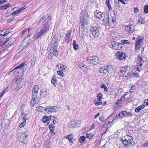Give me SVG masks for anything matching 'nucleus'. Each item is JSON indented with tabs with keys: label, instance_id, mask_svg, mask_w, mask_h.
<instances>
[{
	"label": "nucleus",
	"instance_id": "obj_1",
	"mask_svg": "<svg viewBox=\"0 0 148 148\" xmlns=\"http://www.w3.org/2000/svg\"><path fill=\"white\" fill-rule=\"evenodd\" d=\"M49 25L47 23L42 25L36 30L34 38L37 39L46 33L49 30Z\"/></svg>",
	"mask_w": 148,
	"mask_h": 148
},
{
	"label": "nucleus",
	"instance_id": "obj_2",
	"mask_svg": "<svg viewBox=\"0 0 148 148\" xmlns=\"http://www.w3.org/2000/svg\"><path fill=\"white\" fill-rule=\"evenodd\" d=\"M143 57L139 55L137 58V69L133 73V75L134 77H138L139 76L138 74L139 71L142 69L143 66L145 64V62Z\"/></svg>",
	"mask_w": 148,
	"mask_h": 148
},
{
	"label": "nucleus",
	"instance_id": "obj_3",
	"mask_svg": "<svg viewBox=\"0 0 148 148\" xmlns=\"http://www.w3.org/2000/svg\"><path fill=\"white\" fill-rule=\"evenodd\" d=\"M133 139L132 136L127 135L121 139V140L124 145H127L128 144H130L131 146L133 145L132 142Z\"/></svg>",
	"mask_w": 148,
	"mask_h": 148
},
{
	"label": "nucleus",
	"instance_id": "obj_4",
	"mask_svg": "<svg viewBox=\"0 0 148 148\" xmlns=\"http://www.w3.org/2000/svg\"><path fill=\"white\" fill-rule=\"evenodd\" d=\"M80 19L81 22H82L85 23H87L89 20V17L86 10H84L81 12Z\"/></svg>",
	"mask_w": 148,
	"mask_h": 148
},
{
	"label": "nucleus",
	"instance_id": "obj_5",
	"mask_svg": "<svg viewBox=\"0 0 148 148\" xmlns=\"http://www.w3.org/2000/svg\"><path fill=\"white\" fill-rule=\"evenodd\" d=\"M108 22L111 25L114 24L116 20V16L114 12L109 13L108 15Z\"/></svg>",
	"mask_w": 148,
	"mask_h": 148
},
{
	"label": "nucleus",
	"instance_id": "obj_6",
	"mask_svg": "<svg viewBox=\"0 0 148 148\" xmlns=\"http://www.w3.org/2000/svg\"><path fill=\"white\" fill-rule=\"evenodd\" d=\"M143 39V36L137 37L135 41V49L137 50L140 48V47L143 44L142 40Z\"/></svg>",
	"mask_w": 148,
	"mask_h": 148
},
{
	"label": "nucleus",
	"instance_id": "obj_7",
	"mask_svg": "<svg viewBox=\"0 0 148 148\" xmlns=\"http://www.w3.org/2000/svg\"><path fill=\"white\" fill-rule=\"evenodd\" d=\"M130 70V68L129 67H124V70H121V71L120 74L122 76L124 77H127V75H130L132 74V72H130L129 71Z\"/></svg>",
	"mask_w": 148,
	"mask_h": 148
},
{
	"label": "nucleus",
	"instance_id": "obj_8",
	"mask_svg": "<svg viewBox=\"0 0 148 148\" xmlns=\"http://www.w3.org/2000/svg\"><path fill=\"white\" fill-rule=\"evenodd\" d=\"M111 47L115 50H121L122 48L121 45L120 43L114 41L111 42Z\"/></svg>",
	"mask_w": 148,
	"mask_h": 148
},
{
	"label": "nucleus",
	"instance_id": "obj_9",
	"mask_svg": "<svg viewBox=\"0 0 148 148\" xmlns=\"http://www.w3.org/2000/svg\"><path fill=\"white\" fill-rule=\"evenodd\" d=\"M90 31L93 36L95 37H98L99 34V31L96 26L92 27L90 28Z\"/></svg>",
	"mask_w": 148,
	"mask_h": 148
},
{
	"label": "nucleus",
	"instance_id": "obj_10",
	"mask_svg": "<svg viewBox=\"0 0 148 148\" xmlns=\"http://www.w3.org/2000/svg\"><path fill=\"white\" fill-rule=\"evenodd\" d=\"M4 41L6 42V45L10 46L12 45L13 42L15 41V39L14 38L10 36L8 38H4Z\"/></svg>",
	"mask_w": 148,
	"mask_h": 148
},
{
	"label": "nucleus",
	"instance_id": "obj_11",
	"mask_svg": "<svg viewBox=\"0 0 148 148\" xmlns=\"http://www.w3.org/2000/svg\"><path fill=\"white\" fill-rule=\"evenodd\" d=\"M89 62L90 63L95 65L98 63L99 59L98 58L97 56H91L89 57Z\"/></svg>",
	"mask_w": 148,
	"mask_h": 148
},
{
	"label": "nucleus",
	"instance_id": "obj_12",
	"mask_svg": "<svg viewBox=\"0 0 148 148\" xmlns=\"http://www.w3.org/2000/svg\"><path fill=\"white\" fill-rule=\"evenodd\" d=\"M87 23H85L82 22H80L79 24V30L82 31L83 33L85 32L86 31L87 29Z\"/></svg>",
	"mask_w": 148,
	"mask_h": 148
},
{
	"label": "nucleus",
	"instance_id": "obj_13",
	"mask_svg": "<svg viewBox=\"0 0 148 148\" xmlns=\"http://www.w3.org/2000/svg\"><path fill=\"white\" fill-rule=\"evenodd\" d=\"M19 141L24 144H26L27 143L28 140L27 137H26L25 134H21L20 137L18 138Z\"/></svg>",
	"mask_w": 148,
	"mask_h": 148
},
{
	"label": "nucleus",
	"instance_id": "obj_14",
	"mask_svg": "<svg viewBox=\"0 0 148 148\" xmlns=\"http://www.w3.org/2000/svg\"><path fill=\"white\" fill-rule=\"evenodd\" d=\"M97 102L95 103V105L96 106L101 104L102 102L101 100V99L102 97V95L101 93H98L97 95Z\"/></svg>",
	"mask_w": 148,
	"mask_h": 148
},
{
	"label": "nucleus",
	"instance_id": "obj_15",
	"mask_svg": "<svg viewBox=\"0 0 148 148\" xmlns=\"http://www.w3.org/2000/svg\"><path fill=\"white\" fill-rule=\"evenodd\" d=\"M77 66L83 71H86L88 70V68L86 65H85L81 62H78L77 63Z\"/></svg>",
	"mask_w": 148,
	"mask_h": 148
},
{
	"label": "nucleus",
	"instance_id": "obj_16",
	"mask_svg": "<svg viewBox=\"0 0 148 148\" xmlns=\"http://www.w3.org/2000/svg\"><path fill=\"white\" fill-rule=\"evenodd\" d=\"M125 30L129 33H132L134 30V26L132 25H130L125 27Z\"/></svg>",
	"mask_w": 148,
	"mask_h": 148
},
{
	"label": "nucleus",
	"instance_id": "obj_17",
	"mask_svg": "<svg viewBox=\"0 0 148 148\" xmlns=\"http://www.w3.org/2000/svg\"><path fill=\"white\" fill-rule=\"evenodd\" d=\"M30 41L31 40L29 38L26 37L22 41L21 45L25 47L28 45Z\"/></svg>",
	"mask_w": 148,
	"mask_h": 148
},
{
	"label": "nucleus",
	"instance_id": "obj_18",
	"mask_svg": "<svg viewBox=\"0 0 148 148\" xmlns=\"http://www.w3.org/2000/svg\"><path fill=\"white\" fill-rule=\"evenodd\" d=\"M57 108L56 106H47L45 109V112L47 113L49 112H56Z\"/></svg>",
	"mask_w": 148,
	"mask_h": 148
},
{
	"label": "nucleus",
	"instance_id": "obj_19",
	"mask_svg": "<svg viewBox=\"0 0 148 148\" xmlns=\"http://www.w3.org/2000/svg\"><path fill=\"white\" fill-rule=\"evenodd\" d=\"M16 83L17 85L16 87L17 88H21L22 87L23 83V81L21 78H18L16 80Z\"/></svg>",
	"mask_w": 148,
	"mask_h": 148
},
{
	"label": "nucleus",
	"instance_id": "obj_20",
	"mask_svg": "<svg viewBox=\"0 0 148 148\" xmlns=\"http://www.w3.org/2000/svg\"><path fill=\"white\" fill-rule=\"evenodd\" d=\"M107 72L112 76L114 75V69L113 66L112 65H109L107 66Z\"/></svg>",
	"mask_w": 148,
	"mask_h": 148
},
{
	"label": "nucleus",
	"instance_id": "obj_21",
	"mask_svg": "<svg viewBox=\"0 0 148 148\" xmlns=\"http://www.w3.org/2000/svg\"><path fill=\"white\" fill-rule=\"evenodd\" d=\"M116 57L120 60H122L125 58V55L122 52L118 51L116 54Z\"/></svg>",
	"mask_w": 148,
	"mask_h": 148
},
{
	"label": "nucleus",
	"instance_id": "obj_22",
	"mask_svg": "<svg viewBox=\"0 0 148 148\" xmlns=\"http://www.w3.org/2000/svg\"><path fill=\"white\" fill-rule=\"evenodd\" d=\"M52 45L54 46L55 49L57 47L58 44V40L55 37H54L52 39Z\"/></svg>",
	"mask_w": 148,
	"mask_h": 148
},
{
	"label": "nucleus",
	"instance_id": "obj_23",
	"mask_svg": "<svg viewBox=\"0 0 148 148\" xmlns=\"http://www.w3.org/2000/svg\"><path fill=\"white\" fill-rule=\"evenodd\" d=\"M73 135V134H71L65 136L64 137L68 140L70 143H73V140L72 137Z\"/></svg>",
	"mask_w": 148,
	"mask_h": 148
},
{
	"label": "nucleus",
	"instance_id": "obj_24",
	"mask_svg": "<svg viewBox=\"0 0 148 148\" xmlns=\"http://www.w3.org/2000/svg\"><path fill=\"white\" fill-rule=\"evenodd\" d=\"M48 17V15H45L43 16L42 18L40 20L38 23V24H41L42 23H43L46 20Z\"/></svg>",
	"mask_w": 148,
	"mask_h": 148
},
{
	"label": "nucleus",
	"instance_id": "obj_25",
	"mask_svg": "<svg viewBox=\"0 0 148 148\" xmlns=\"http://www.w3.org/2000/svg\"><path fill=\"white\" fill-rule=\"evenodd\" d=\"M46 109V108H44L42 107V106H39V107H37L36 108V110L40 112H44V113L45 114L46 113V112H45Z\"/></svg>",
	"mask_w": 148,
	"mask_h": 148
},
{
	"label": "nucleus",
	"instance_id": "obj_26",
	"mask_svg": "<svg viewBox=\"0 0 148 148\" xmlns=\"http://www.w3.org/2000/svg\"><path fill=\"white\" fill-rule=\"evenodd\" d=\"M103 14L102 12L99 11L95 13V15L97 18L101 19L102 18Z\"/></svg>",
	"mask_w": 148,
	"mask_h": 148
},
{
	"label": "nucleus",
	"instance_id": "obj_27",
	"mask_svg": "<svg viewBox=\"0 0 148 148\" xmlns=\"http://www.w3.org/2000/svg\"><path fill=\"white\" fill-rule=\"evenodd\" d=\"M106 68L107 66H106L102 67L99 69V72L101 73H106L107 72Z\"/></svg>",
	"mask_w": 148,
	"mask_h": 148
},
{
	"label": "nucleus",
	"instance_id": "obj_28",
	"mask_svg": "<svg viewBox=\"0 0 148 148\" xmlns=\"http://www.w3.org/2000/svg\"><path fill=\"white\" fill-rule=\"evenodd\" d=\"M145 107V105L144 104H142L136 108L135 109V111L136 112H139L140 110L143 108Z\"/></svg>",
	"mask_w": 148,
	"mask_h": 148
},
{
	"label": "nucleus",
	"instance_id": "obj_29",
	"mask_svg": "<svg viewBox=\"0 0 148 148\" xmlns=\"http://www.w3.org/2000/svg\"><path fill=\"white\" fill-rule=\"evenodd\" d=\"M143 58H144V60L145 62V64L142 66L143 67L142 69L144 70V71L145 72H148V65L146 63V61H145V58L144 57Z\"/></svg>",
	"mask_w": 148,
	"mask_h": 148
},
{
	"label": "nucleus",
	"instance_id": "obj_30",
	"mask_svg": "<svg viewBox=\"0 0 148 148\" xmlns=\"http://www.w3.org/2000/svg\"><path fill=\"white\" fill-rule=\"evenodd\" d=\"M71 32L69 31L67 32V34H66V36L65 38V40L69 42L70 40Z\"/></svg>",
	"mask_w": 148,
	"mask_h": 148
},
{
	"label": "nucleus",
	"instance_id": "obj_31",
	"mask_svg": "<svg viewBox=\"0 0 148 148\" xmlns=\"http://www.w3.org/2000/svg\"><path fill=\"white\" fill-rule=\"evenodd\" d=\"M11 5L10 3L3 5L0 6V9L1 10L6 9L9 7H11Z\"/></svg>",
	"mask_w": 148,
	"mask_h": 148
},
{
	"label": "nucleus",
	"instance_id": "obj_32",
	"mask_svg": "<svg viewBox=\"0 0 148 148\" xmlns=\"http://www.w3.org/2000/svg\"><path fill=\"white\" fill-rule=\"evenodd\" d=\"M123 104V101H122V99H120L117 101L115 104L119 106H121Z\"/></svg>",
	"mask_w": 148,
	"mask_h": 148
},
{
	"label": "nucleus",
	"instance_id": "obj_33",
	"mask_svg": "<svg viewBox=\"0 0 148 148\" xmlns=\"http://www.w3.org/2000/svg\"><path fill=\"white\" fill-rule=\"evenodd\" d=\"M73 49L75 50H77L78 48V45L76 44V41L73 40Z\"/></svg>",
	"mask_w": 148,
	"mask_h": 148
},
{
	"label": "nucleus",
	"instance_id": "obj_34",
	"mask_svg": "<svg viewBox=\"0 0 148 148\" xmlns=\"http://www.w3.org/2000/svg\"><path fill=\"white\" fill-rule=\"evenodd\" d=\"M57 66L60 67V69L64 71V70H66V69L67 68L66 66L60 64H59L58 65H57Z\"/></svg>",
	"mask_w": 148,
	"mask_h": 148
},
{
	"label": "nucleus",
	"instance_id": "obj_35",
	"mask_svg": "<svg viewBox=\"0 0 148 148\" xmlns=\"http://www.w3.org/2000/svg\"><path fill=\"white\" fill-rule=\"evenodd\" d=\"M39 89V87L38 86L35 85L34 86L32 92H38Z\"/></svg>",
	"mask_w": 148,
	"mask_h": 148
},
{
	"label": "nucleus",
	"instance_id": "obj_36",
	"mask_svg": "<svg viewBox=\"0 0 148 148\" xmlns=\"http://www.w3.org/2000/svg\"><path fill=\"white\" fill-rule=\"evenodd\" d=\"M35 98H32V99H31V103H30V107H32L34 106V105L35 104Z\"/></svg>",
	"mask_w": 148,
	"mask_h": 148
},
{
	"label": "nucleus",
	"instance_id": "obj_37",
	"mask_svg": "<svg viewBox=\"0 0 148 148\" xmlns=\"http://www.w3.org/2000/svg\"><path fill=\"white\" fill-rule=\"evenodd\" d=\"M123 115L121 112L117 116H116L114 119L117 120L119 119V118L122 119L123 118Z\"/></svg>",
	"mask_w": 148,
	"mask_h": 148
},
{
	"label": "nucleus",
	"instance_id": "obj_38",
	"mask_svg": "<svg viewBox=\"0 0 148 148\" xmlns=\"http://www.w3.org/2000/svg\"><path fill=\"white\" fill-rule=\"evenodd\" d=\"M48 116H45L43 117L42 119V122L44 123H45L47 122H48Z\"/></svg>",
	"mask_w": 148,
	"mask_h": 148
},
{
	"label": "nucleus",
	"instance_id": "obj_39",
	"mask_svg": "<svg viewBox=\"0 0 148 148\" xmlns=\"http://www.w3.org/2000/svg\"><path fill=\"white\" fill-rule=\"evenodd\" d=\"M100 87L101 88H103L105 92H107L108 91L107 87L104 84H102L100 86Z\"/></svg>",
	"mask_w": 148,
	"mask_h": 148
},
{
	"label": "nucleus",
	"instance_id": "obj_40",
	"mask_svg": "<svg viewBox=\"0 0 148 148\" xmlns=\"http://www.w3.org/2000/svg\"><path fill=\"white\" fill-rule=\"evenodd\" d=\"M25 65V63L24 62H22L21 64L17 66L15 69H16L17 68L21 69Z\"/></svg>",
	"mask_w": 148,
	"mask_h": 148
},
{
	"label": "nucleus",
	"instance_id": "obj_41",
	"mask_svg": "<svg viewBox=\"0 0 148 148\" xmlns=\"http://www.w3.org/2000/svg\"><path fill=\"white\" fill-rule=\"evenodd\" d=\"M85 139V136H82L80 137L79 138V140L80 143H82L84 141Z\"/></svg>",
	"mask_w": 148,
	"mask_h": 148
},
{
	"label": "nucleus",
	"instance_id": "obj_42",
	"mask_svg": "<svg viewBox=\"0 0 148 148\" xmlns=\"http://www.w3.org/2000/svg\"><path fill=\"white\" fill-rule=\"evenodd\" d=\"M136 88L135 86H133L131 87L130 89L129 90V92H135L134 90Z\"/></svg>",
	"mask_w": 148,
	"mask_h": 148
},
{
	"label": "nucleus",
	"instance_id": "obj_43",
	"mask_svg": "<svg viewBox=\"0 0 148 148\" xmlns=\"http://www.w3.org/2000/svg\"><path fill=\"white\" fill-rule=\"evenodd\" d=\"M144 10L145 13H147L148 12V5H145L144 6Z\"/></svg>",
	"mask_w": 148,
	"mask_h": 148
},
{
	"label": "nucleus",
	"instance_id": "obj_44",
	"mask_svg": "<svg viewBox=\"0 0 148 148\" xmlns=\"http://www.w3.org/2000/svg\"><path fill=\"white\" fill-rule=\"evenodd\" d=\"M121 43L122 44H129L130 42L128 40H123L121 41Z\"/></svg>",
	"mask_w": 148,
	"mask_h": 148
},
{
	"label": "nucleus",
	"instance_id": "obj_45",
	"mask_svg": "<svg viewBox=\"0 0 148 148\" xmlns=\"http://www.w3.org/2000/svg\"><path fill=\"white\" fill-rule=\"evenodd\" d=\"M57 74L61 77H63L64 76L63 73L60 71H58L57 72Z\"/></svg>",
	"mask_w": 148,
	"mask_h": 148
},
{
	"label": "nucleus",
	"instance_id": "obj_46",
	"mask_svg": "<svg viewBox=\"0 0 148 148\" xmlns=\"http://www.w3.org/2000/svg\"><path fill=\"white\" fill-rule=\"evenodd\" d=\"M20 12V10H19V9H18L16 10L13 12L12 14V15H15Z\"/></svg>",
	"mask_w": 148,
	"mask_h": 148
},
{
	"label": "nucleus",
	"instance_id": "obj_47",
	"mask_svg": "<svg viewBox=\"0 0 148 148\" xmlns=\"http://www.w3.org/2000/svg\"><path fill=\"white\" fill-rule=\"evenodd\" d=\"M53 55L55 56H57L58 54V51L55 49L54 50H53Z\"/></svg>",
	"mask_w": 148,
	"mask_h": 148
},
{
	"label": "nucleus",
	"instance_id": "obj_48",
	"mask_svg": "<svg viewBox=\"0 0 148 148\" xmlns=\"http://www.w3.org/2000/svg\"><path fill=\"white\" fill-rule=\"evenodd\" d=\"M49 127L50 131L52 132V133H53L54 130V129L53 128V127L52 126L51 124H50L49 125Z\"/></svg>",
	"mask_w": 148,
	"mask_h": 148
},
{
	"label": "nucleus",
	"instance_id": "obj_49",
	"mask_svg": "<svg viewBox=\"0 0 148 148\" xmlns=\"http://www.w3.org/2000/svg\"><path fill=\"white\" fill-rule=\"evenodd\" d=\"M139 10L137 7L134 8V12L135 13H137L139 12Z\"/></svg>",
	"mask_w": 148,
	"mask_h": 148
},
{
	"label": "nucleus",
	"instance_id": "obj_50",
	"mask_svg": "<svg viewBox=\"0 0 148 148\" xmlns=\"http://www.w3.org/2000/svg\"><path fill=\"white\" fill-rule=\"evenodd\" d=\"M51 83L54 85L55 86H56V85L55 84H56V79H52L51 80Z\"/></svg>",
	"mask_w": 148,
	"mask_h": 148
},
{
	"label": "nucleus",
	"instance_id": "obj_51",
	"mask_svg": "<svg viewBox=\"0 0 148 148\" xmlns=\"http://www.w3.org/2000/svg\"><path fill=\"white\" fill-rule=\"evenodd\" d=\"M123 116H127V112L126 111H124L121 112Z\"/></svg>",
	"mask_w": 148,
	"mask_h": 148
},
{
	"label": "nucleus",
	"instance_id": "obj_52",
	"mask_svg": "<svg viewBox=\"0 0 148 148\" xmlns=\"http://www.w3.org/2000/svg\"><path fill=\"white\" fill-rule=\"evenodd\" d=\"M55 117H52V119L53 120L52 121V122H51V124L52 125H54L56 121H55Z\"/></svg>",
	"mask_w": 148,
	"mask_h": 148
},
{
	"label": "nucleus",
	"instance_id": "obj_53",
	"mask_svg": "<svg viewBox=\"0 0 148 148\" xmlns=\"http://www.w3.org/2000/svg\"><path fill=\"white\" fill-rule=\"evenodd\" d=\"M27 119V117H26V116L25 114L23 116V121L24 122H25L26 123V121Z\"/></svg>",
	"mask_w": 148,
	"mask_h": 148
},
{
	"label": "nucleus",
	"instance_id": "obj_54",
	"mask_svg": "<svg viewBox=\"0 0 148 148\" xmlns=\"http://www.w3.org/2000/svg\"><path fill=\"white\" fill-rule=\"evenodd\" d=\"M27 29L24 30L22 32V35H27Z\"/></svg>",
	"mask_w": 148,
	"mask_h": 148
},
{
	"label": "nucleus",
	"instance_id": "obj_55",
	"mask_svg": "<svg viewBox=\"0 0 148 148\" xmlns=\"http://www.w3.org/2000/svg\"><path fill=\"white\" fill-rule=\"evenodd\" d=\"M53 116H48V122H49L48 123H50V122H51L52 121H53V120L52 119V117Z\"/></svg>",
	"mask_w": 148,
	"mask_h": 148
},
{
	"label": "nucleus",
	"instance_id": "obj_56",
	"mask_svg": "<svg viewBox=\"0 0 148 148\" xmlns=\"http://www.w3.org/2000/svg\"><path fill=\"white\" fill-rule=\"evenodd\" d=\"M86 137L87 138L90 139L92 138V136L91 135H90V134H87L86 135Z\"/></svg>",
	"mask_w": 148,
	"mask_h": 148
},
{
	"label": "nucleus",
	"instance_id": "obj_57",
	"mask_svg": "<svg viewBox=\"0 0 148 148\" xmlns=\"http://www.w3.org/2000/svg\"><path fill=\"white\" fill-rule=\"evenodd\" d=\"M14 19V17H11V18L8 19L7 22V23H10L11 21H12Z\"/></svg>",
	"mask_w": 148,
	"mask_h": 148
},
{
	"label": "nucleus",
	"instance_id": "obj_58",
	"mask_svg": "<svg viewBox=\"0 0 148 148\" xmlns=\"http://www.w3.org/2000/svg\"><path fill=\"white\" fill-rule=\"evenodd\" d=\"M105 119L104 117L103 116H101V117H100L99 119V120L101 121L102 122H103L104 121Z\"/></svg>",
	"mask_w": 148,
	"mask_h": 148
},
{
	"label": "nucleus",
	"instance_id": "obj_59",
	"mask_svg": "<svg viewBox=\"0 0 148 148\" xmlns=\"http://www.w3.org/2000/svg\"><path fill=\"white\" fill-rule=\"evenodd\" d=\"M27 8V6L25 5L21 8H19L18 9H19V10H20V12H21L22 10H23L24 9H25Z\"/></svg>",
	"mask_w": 148,
	"mask_h": 148
},
{
	"label": "nucleus",
	"instance_id": "obj_60",
	"mask_svg": "<svg viewBox=\"0 0 148 148\" xmlns=\"http://www.w3.org/2000/svg\"><path fill=\"white\" fill-rule=\"evenodd\" d=\"M25 123H25L24 122H23H23L22 123H21L19 125L20 127L21 128L22 127H23V125H25Z\"/></svg>",
	"mask_w": 148,
	"mask_h": 148
},
{
	"label": "nucleus",
	"instance_id": "obj_61",
	"mask_svg": "<svg viewBox=\"0 0 148 148\" xmlns=\"http://www.w3.org/2000/svg\"><path fill=\"white\" fill-rule=\"evenodd\" d=\"M38 93H34L32 95V98L37 97V94Z\"/></svg>",
	"mask_w": 148,
	"mask_h": 148
},
{
	"label": "nucleus",
	"instance_id": "obj_62",
	"mask_svg": "<svg viewBox=\"0 0 148 148\" xmlns=\"http://www.w3.org/2000/svg\"><path fill=\"white\" fill-rule=\"evenodd\" d=\"M38 95H40L41 97H44L46 95H44V93H38Z\"/></svg>",
	"mask_w": 148,
	"mask_h": 148
},
{
	"label": "nucleus",
	"instance_id": "obj_63",
	"mask_svg": "<svg viewBox=\"0 0 148 148\" xmlns=\"http://www.w3.org/2000/svg\"><path fill=\"white\" fill-rule=\"evenodd\" d=\"M108 86L109 88H111L112 86V84L111 83H109L108 84Z\"/></svg>",
	"mask_w": 148,
	"mask_h": 148
},
{
	"label": "nucleus",
	"instance_id": "obj_64",
	"mask_svg": "<svg viewBox=\"0 0 148 148\" xmlns=\"http://www.w3.org/2000/svg\"><path fill=\"white\" fill-rule=\"evenodd\" d=\"M144 103L146 105L148 106V99L145 100V101H144Z\"/></svg>",
	"mask_w": 148,
	"mask_h": 148
}]
</instances>
